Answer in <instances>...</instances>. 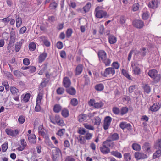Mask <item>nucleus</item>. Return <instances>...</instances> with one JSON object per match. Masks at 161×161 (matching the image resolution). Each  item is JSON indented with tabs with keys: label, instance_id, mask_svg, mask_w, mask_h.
I'll return each instance as SVG.
<instances>
[{
	"label": "nucleus",
	"instance_id": "obj_51",
	"mask_svg": "<svg viewBox=\"0 0 161 161\" xmlns=\"http://www.w3.org/2000/svg\"><path fill=\"white\" fill-rule=\"evenodd\" d=\"M18 120L20 124H23L25 121V117L22 115L20 116L18 118Z\"/></svg>",
	"mask_w": 161,
	"mask_h": 161
},
{
	"label": "nucleus",
	"instance_id": "obj_20",
	"mask_svg": "<svg viewBox=\"0 0 161 161\" xmlns=\"http://www.w3.org/2000/svg\"><path fill=\"white\" fill-rule=\"evenodd\" d=\"M158 4V0H152L149 3L148 6L151 8H157Z\"/></svg>",
	"mask_w": 161,
	"mask_h": 161
},
{
	"label": "nucleus",
	"instance_id": "obj_35",
	"mask_svg": "<svg viewBox=\"0 0 161 161\" xmlns=\"http://www.w3.org/2000/svg\"><path fill=\"white\" fill-rule=\"evenodd\" d=\"M29 48L31 51H34L36 48V44L34 42H31L29 45Z\"/></svg>",
	"mask_w": 161,
	"mask_h": 161
},
{
	"label": "nucleus",
	"instance_id": "obj_16",
	"mask_svg": "<svg viewBox=\"0 0 161 161\" xmlns=\"http://www.w3.org/2000/svg\"><path fill=\"white\" fill-rule=\"evenodd\" d=\"M63 83L64 86L66 88L69 87L71 84L70 80L68 77H64L63 79Z\"/></svg>",
	"mask_w": 161,
	"mask_h": 161
},
{
	"label": "nucleus",
	"instance_id": "obj_5",
	"mask_svg": "<svg viewBox=\"0 0 161 161\" xmlns=\"http://www.w3.org/2000/svg\"><path fill=\"white\" fill-rule=\"evenodd\" d=\"M5 132L8 135L12 137H15L19 134V130L17 129H16L14 130L8 128L6 129Z\"/></svg>",
	"mask_w": 161,
	"mask_h": 161
},
{
	"label": "nucleus",
	"instance_id": "obj_6",
	"mask_svg": "<svg viewBox=\"0 0 161 161\" xmlns=\"http://www.w3.org/2000/svg\"><path fill=\"white\" fill-rule=\"evenodd\" d=\"M16 36L14 33L13 31L10 32V36L9 43L7 47V49H9L14 45V43L15 42Z\"/></svg>",
	"mask_w": 161,
	"mask_h": 161
},
{
	"label": "nucleus",
	"instance_id": "obj_14",
	"mask_svg": "<svg viewBox=\"0 0 161 161\" xmlns=\"http://www.w3.org/2000/svg\"><path fill=\"white\" fill-rule=\"evenodd\" d=\"M135 156L137 159H145L147 157V156L146 154L139 152H136L135 153Z\"/></svg>",
	"mask_w": 161,
	"mask_h": 161
},
{
	"label": "nucleus",
	"instance_id": "obj_21",
	"mask_svg": "<svg viewBox=\"0 0 161 161\" xmlns=\"http://www.w3.org/2000/svg\"><path fill=\"white\" fill-rule=\"evenodd\" d=\"M151 147L150 144L148 142H146L144 143L142 147L146 152L149 153L151 152V150L150 149Z\"/></svg>",
	"mask_w": 161,
	"mask_h": 161
},
{
	"label": "nucleus",
	"instance_id": "obj_58",
	"mask_svg": "<svg viewBox=\"0 0 161 161\" xmlns=\"http://www.w3.org/2000/svg\"><path fill=\"white\" fill-rule=\"evenodd\" d=\"M4 74L6 76L8 77V79H13V76L10 72L6 71L4 72Z\"/></svg>",
	"mask_w": 161,
	"mask_h": 161
},
{
	"label": "nucleus",
	"instance_id": "obj_62",
	"mask_svg": "<svg viewBox=\"0 0 161 161\" xmlns=\"http://www.w3.org/2000/svg\"><path fill=\"white\" fill-rule=\"evenodd\" d=\"M85 78V85H88L90 82L89 78L87 75H85L84 76Z\"/></svg>",
	"mask_w": 161,
	"mask_h": 161
},
{
	"label": "nucleus",
	"instance_id": "obj_55",
	"mask_svg": "<svg viewBox=\"0 0 161 161\" xmlns=\"http://www.w3.org/2000/svg\"><path fill=\"white\" fill-rule=\"evenodd\" d=\"M114 69H118L120 67V64L117 62H114L112 65Z\"/></svg>",
	"mask_w": 161,
	"mask_h": 161
},
{
	"label": "nucleus",
	"instance_id": "obj_63",
	"mask_svg": "<svg viewBox=\"0 0 161 161\" xmlns=\"http://www.w3.org/2000/svg\"><path fill=\"white\" fill-rule=\"evenodd\" d=\"M65 131V130L64 129H62L58 131L57 133V134L60 136H62L64 135Z\"/></svg>",
	"mask_w": 161,
	"mask_h": 161
},
{
	"label": "nucleus",
	"instance_id": "obj_48",
	"mask_svg": "<svg viewBox=\"0 0 161 161\" xmlns=\"http://www.w3.org/2000/svg\"><path fill=\"white\" fill-rule=\"evenodd\" d=\"M93 136V134L87 132L86 133V135L84 136V137L85 139L87 140H90Z\"/></svg>",
	"mask_w": 161,
	"mask_h": 161
},
{
	"label": "nucleus",
	"instance_id": "obj_64",
	"mask_svg": "<svg viewBox=\"0 0 161 161\" xmlns=\"http://www.w3.org/2000/svg\"><path fill=\"white\" fill-rule=\"evenodd\" d=\"M30 96V94L29 93H27L25 95L24 97V100L25 102H27L29 100Z\"/></svg>",
	"mask_w": 161,
	"mask_h": 161
},
{
	"label": "nucleus",
	"instance_id": "obj_23",
	"mask_svg": "<svg viewBox=\"0 0 161 161\" xmlns=\"http://www.w3.org/2000/svg\"><path fill=\"white\" fill-rule=\"evenodd\" d=\"M87 118V115L85 114H81L79 115L78 117V120L82 122L86 120Z\"/></svg>",
	"mask_w": 161,
	"mask_h": 161
},
{
	"label": "nucleus",
	"instance_id": "obj_28",
	"mask_svg": "<svg viewBox=\"0 0 161 161\" xmlns=\"http://www.w3.org/2000/svg\"><path fill=\"white\" fill-rule=\"evenodd\" d=\"M67 92L70 95H73L75 94L76 91L73 87L67 88L66 90Z\"/></svg>",
	"mask_w": 161,
	"mask_h": 161
},
{
	"label": "nucleus",
	"instance_id": "obj_39",
	"mask_svg": "<svg viewBox=\"0 0 161 161\" xmlns=\"http://www.w3.org/2000/svg\"><path fill=\"white\" fill-rule=\"evenodd\" d=\"M61 109V106L59 104H56L53 108L54 111L56 113H58Z\"/></svg>",
	"mask_w": 161,
	"mask_h": 161
},
{
	"label": "nucleus",
	"instance_id": "obj_61",
	"mask_svg": "<svg viewBox=\"0 0 161 161\" xmlns=\"http://www.w3.org/2000/svg\"><path fill=\"white\" fill-rule=\"evenodd\" d=\"M65 161H76L75 159L71 156H67L65 159Z\"/></svg>",
	"mask_w": 161,
	"mask_h": 161
},
{
	"label": "nucleus",
	"instance_id": "obj_46",
	"mask_svg": "<svg viewBox=\"0 0 161 161\" xmlns=\"http://www.w3.org/2000/svg\"><path fill=\"white\" fill-rule=\"evenodd\" d=\"M78 133L81 135H84L86 133V131L83 128L80 127L78 128Z\"/></svg>",
	"mask_w": 161,
	"mask_h": 161
},
{
	"label": "nucleus",
	"instance_id": "obj_57",
	"mask_svg": "<svg viewBox=\"0 0 161 161\" xmlns=\"http://www.w3.org/2000/svg\"><path fill=\"white\" fill-rule=\"evenodd\" d=\"M139 5L138 3H135L132 7L133 10L134 11H136L139 9Z\"/></svg>",
	"mask_w": 161,
	"mask_h": 161
},
{
	"label": "nucleus",
	"instance_id": "obj_11",
	"mask_svg": "<svg viewBox=\"0 0 161 161\" xmlns=\"http://www.w3.org/2000/svg\"><path fill=\"white\" fill-rule=\"evenodd\" d=\"M103 144L105 145L107 147L112 148L114 147L115 144L114 142H113L111 140L108 139L103 143Z\"/></svg>",
	"mask_w": 161,
	"mask_h": 161
},
{
	"label": "nucleus",
	"instance_id": "obj_59",
	"mask_svg": "<svg viewBox=\"0 0 161 161\" xmlns=\"http://www.w3.org/2000/svg\"><path fill=\"white\" fill-rule=\"evenodd\" d=\"M57 3L55 2H54L50 4L49 7L51 9H54L57 8Z\"/></svg>",
	"mask_w": 161,
	"mask_h": 161
},
{
	"label": "nucleus",
	"instance_id": "obj_42",
	"mask_svg": "<svg viewBox=\"0 0 161 161\" xmlns=\"http://www.w3.org/2000/svg\"><path fill=\"white\" fill-rule=\"evenodd\" d=\"M72 32V30L71 29H68L66 32V37L68 38H69L71 36Z\"/></svg>",
	"mask_w": 161,
	"mask_h": 161
},
{
	"label": "nucleus",
	"instance_id": "obj_34",
	"mask_svg": "<svg viewBox=\"0 0 161 161\" xmlns=\"http://www.w3.org/2000/svg\"><path fill=\"white\" fill-rule=\"evenodd\" d=\"M16 22L17 27L19 28L21 25L22 23L21 18L19 16L16 17Z\"/></svg>",
	"mask_w": 161,
	"mask_h": 161
},
{
	"label": "nucleus",
	"instance_id": "obj_53",
	"mask_svg": "<svg viewBox=\"0 0 161 161\" xmlns=\"http://www.w3.org/2000/svg\"><path fill=\"white\" fill-rule=\"evenodd\" d=\"M125 160L128 161V160H130L131 159V156L130 154L129 153H125L124 155Z\"/></svg>",
	"mask_w": 161,
	"mask_h": 161
},
{
	"label": "nucleus",
	"instance_id": "obj_37",
	"mask_svg": "<svg viewBox=\"0 0 161 161\" xmlns=\"http://www.w3.org/2000/svg\"><path fill=\"white\" fill-rule=\"evenodd\" d=\"M128 111V108L126 107H122L120 110V113L121 115H123L127 113Z\"/></svg>",
	"mask_w": 161,
	"mask_h": 161
},
{
	"label": "nucleus",
	"instance_id": "obj_22",
	"mask_svg": "<svg viewBox=\"0 0 161 161\" xmlns=\"http://www.w3.org/2000/svg\"><path fill=\"white\" fill-rule=\"evenodd\" d=\"M47 53L45 52L40 55L39 56L38 61L39 63L43 62L47 56Z\"/></svg>",
	"mask_w": 161,
	"mask_h": 161
},
{
	"label": "nucleus",
	"instance_id": "obj_40",
	"mask_svg": "<svg viewBox=\"0 0 161 161\" xmlns=\"http://www.w3.org/2000/svg\"><path fill=\"white\" fill-rule=\"evenodd\" d=\"M123 75L126 77L129 80H132L130 75L129 74L128 72L125 70L123 69L122 71Z\"/></svg>",
	"mask_w": 161,
	"mask_h": 161
},
{
	"label": "nucleus",
	"instance_id": "obj_4",
	"mask_svg": "<svg viewBox=\"0 0 161 161\" xmlns=\"http://www.w3.org/2000/svg\"><path fill=\"white\" fill-rule=\"evenodd\" d=\"M10 91L12 94L14 96L13 97L14 99L16 101H18L19 99V95L17 93L19 92L18 90L14 86H11Z\"/></svg>",
	"mask_w": 161,
	"mask_h": 161
},
{
	"label": "nucleus",
	"instance_id": "obj_52",
	"mask_svg": "<svg viewBox=\"0 0 161 161\" xmlns=\"http://www.w3.org/2000/svg\"><path fill=\"white\" fill-rule=\"evenodd\" d=\"M112 111L116 115L118 114L120 112V110L117 107L113 108Z\"/></svg>",
	"mask_w": 161,
	"mask_h": 161
},
{
	"label": "nucleus",
	"instance_id": "obj_1",
	"mask_svg": "<svg viewBox=\"0 0 161 161\" xmlns=\"http://www.w3.org/2000/svg\"><path fill=\"white\" fill-rule=\"evenodd\" d=\"M49 145L51 146L52 148H54L52 150V159L53 161H56L59 157L60 155L61 154V151L59 148L54 147L52 143H50Z\"/></svg>",
	"mask_w": 161,
	"mask_h": 161
},
{
	"label": "nucleus",
	"instance_id": "obj_56",
	"mask_svg": "<svg viewBox=\"0 0 161 161\" xmlns=\"http://www.w3.org/2000/svg\"><path fill=\"white\" fill-rule=\"evenodd\" d=\"M44 45L47 47H49L50 46V43L49 41L47 40L45 38L42 39Z\"/></svg>",
	"mask_w": 161,
	"mask_h": 161
},
{
	"label": "nucleus",
	"instance_id": "obj_30",
	"mask_svg": "<svg viewBox=\"0 0 161 161\" xmlns=\"http://www.w3.org/2000/svg\"><path fill=\"white\" fill-rule=\"evenodd\" d=\"M143 88L144 89L145 92L148 94L151 90V89L149 86L148 84H145L143 86Z\"/></svg>",
	"mask_w": 161,
	"mask_h": 161
},
{
	"label": "nucleus",
	"instance_id": "obj_9",
	"mask_svg": "<svg viewBox=\"0 0 161 161\" xmlns=\"http://www.w3.org/2000/svg\"><path fill=\"white\" fill-rule=\"evenodd\" d=\"M131 66L135 74L138 75L140 73V69L137 64L132 63Z\"/></svg>",
	"mask_w": 161,
	"mask_h": 161
},
{
	"label": "nucleus",
	"instance_id": "obj_50",
	"mask_svg": "<svg viewBox=\"0 0 161 161\" xmlns=\"http://www.w3.org/2000/svg\"><path fill=\"white\" fill-rule=\"evenodd\" d=\"M70 103L73 106H75L78 104V100L76 98H73L71 100Z\"/></svg>",
	"mask_w": 161,
	"mask_h": 161
},
{
	"label": "nucleus",
	"instance_id": "obj_49",
	"mask_svg": "<svg viewBox=\"0 0 161 161\" xmlns=\"http://www.w3.org/2000/svg\"><path fill=\"white\" fill-rule=\"evenodd\" d=\"M103 104L102 102H97L94 104V107L97 108H99L103 107Z\"/></svg>",
	"mask_w": 161,
	"mask_h": 161
},
{
	"label": "nucleus",
	"instance_id": "obj_38",
	"mask_svg": "<svg viewBox=\"0 0 161 161\" xmlns=\"http://www.w3.org/2000/svg\"><path fill=\"white\" fill-rule=\"evenodd\" d=\"M132 148L136 151H139L141 149L140 145L137 143H134L132 145Z\"/></svg>",
	"mask_w": 161,
	"mask_h": 161
},
{
	"label": "nucleus",
	"instance_id": "obj_41",
	"mask_svg": "<svg viewBox=\"0 0 161 161\" xmlns=\"http://www.w3.org/2000/svg\"><path fill=\"white\" fill-rule=\"evenodd\" d=\"M14 76L17 78H20L22 76L23 74L18 70H14L13 72Z\"/></svg>",
	"mask_w": 161,
	"mask_h": 161
},
{
	"label": "nucleus",
	"instance_id": "obj_15",
	"mask_svg": "<svg viewBox=\"0 0 161 161\" xmlns=\"http://www.w3.org/2000/svg\"><path fill=\"white\" fill-rule=\"evenodd\" d=\"M100 149L101 152L103 154H107L110 152L109 148L103 144L102 146L100 147Z\"/></svg>",
	"mask_w": 161,
	"mask_h": 161
},
{
	"label": "nucleus",
	"instance_id": "obj_17",
	"mask_svg": "<svg viewBox=\"0 0 161 161\" xmlns=\"http://www.w3.org/2000/svg\"><path fill=\"white\" fill-rule=\"evenodd\" d=\"M158 72L155 69H152L149 70L148 72V75L151 78L155 79L157 75Z\"/></svg>",
	"mask_w": 161,
	"mask_h": 161
},
{
	"label": "nucleus",
	"instance_id": "obj_3",
	"mask_svg": "<svg viewBox=\"0 0 161 161\" xmlns=\"http://www.w3.org/2000/svg\"><path fill=\"white\" fill-rule=\"evenodd\" d=\"M112 120V118L109 116H106L104 119L103 127L104 130L108 129Z\"/></svg>",
	"mask_w": 161,
	"mask_h": 161
},
{
	"label": "nucleus",
	"instance_id": "obj_47",
	"mask_svg": "<svg viewBox=\"0 0 161 161\" xmlns=\"http://www.w3.org/2000/svg\"><path fill=\"white\" fill-rule=\"evenodd\" d=\"M91 3H87L86 6L83 7V9L85 12H86L89 11L91 7Z\"/></svg>",
	"mask_w": 161,
	"mask_h": 161
},
{
	"label": "nucleus",
	"instance_id": "obj_18",
	"mask_svg": "<svg viewBox=\"0 0 161 161\" xmlns=\"http://www.w3.org/2000/svg\"><path fill=\"white\" fill-rule=\"evenodd\" d=\"M83 66L81 64H80L77 66L75 72L76 75H79L81 73L83 70Z\"/></svg>",
	"mask_w": 161,
	"mask_h": 161
},
{
	"label": "nucleus",
	"instance_id": "obj_7",
	"mask_svg": "<svg viewBox=\"0 0 161 161\" xmlns=\"http://www.w3.org/2000/svg\"><path fill=\"white\" fill-rule=\"evenodd\" d=\"M115 73V71L113 67H108L106 68L102 74V75L104 77H106L107 75H112Z\"/></svg>",
	"mask_w": 161,
	"mask_h": 161
},
{
	"label": "nucleus",
	"instance_id": "obj_8",
	"mask_svg": "<svg viewBox=\"0 0 161 161\" xmlns=\"http://www.w3.org/2000/svg\"><path fill=\"white\" fill-rule=\"evenodd\" d=\"M149 50L147 48L143 47L140 49L139 51H136L135 54L136 55L140 53L141 57H144L147 55L149 53Z\"/></svg>",
	"mask_w": 161,
	"mask_h": 161
},
{
	"label": "nucleus",
	"instance_id": "obj_54",
	"mask_svg": "<svg viewBox=\"0 0 161 161\" xmlns=\"http://www.w3.org/2000/svg\"><path fill=\"white\" fill-rule=\"evenodd\" d=\"M57 93L58 95L62 94L64 92V89L63 88L59 87L56 90Z\"/></svg>",
	"mask_w": 161,
	"mask_h": 161
},
{
	"label": "nucleus",
	"instance_id": "obj_24",
	"mask_svg": "<svg viewBox=\"0 0 161 161\" xmlns=\"http://www.w3.org/2000/svg\"><path fill=\"white\" fill-rule=\"evenodd\" d=\"M24 40L22 39L19 42L16 43L15 45V51L16 52H18Z\"/></svg>",
	"mask_w": 161,
	"mask_h": 161
},
{
	"label": "nucleus",
	"instance_id": "obj_25",
	"mask_svg": "<svg viewBox=\"0 0 161 161\" xmlns=\"http://www.w3.org/2000/svg\"><path fill=\"white\" fill-rule=\"evenodd\" d=\"M76 138L78 140V142L81 144H84L85 143L86 140L84 137L80 135Z\"/></svg>",
	"mask_w": 161,
	"mask_h": 161
},
{
	"label": "nucleus",
	"instance_id": "obj_32",
	"mask_svg": "<svg viewBox=\"0 0 161 161\" xmlns=\"http://www.w3.org/2000/svg\"><path fill=\"white\" fill-rule=\"evenodd\" d=\"M161 156V150H157L154 153L153 155V159H155Z\"/></svg>",
	"mask_w": 161,
	"mask_h": 161
},
{
	"label": "nucleus",
	"instance_id": "obj_43",
	"mask_svg": "<svg viewBox=\"0 0 161 161\" xmlns=\"http://www.w3.org/2000/svg\"><path fill=\"white\" fill-rule=\"evenodd\" d=\"M85 127L89 130H93L94 129L93 126L87 123H85L83 124Z\"/></svg>",
	"mask_w": 161,
	"mask_h": 161
},
{
	"label": "nucleus",
	"instance_id": "obj_29",
	"mask_svg": "<svg viewBox=\"0 0 161 161\" xmlns=\"http://www.w3.org/2000/svg\"><path fill=\"white\" fill-rule=\"evenodd\" d=\"M104 88L103 85L102 83L97 84L95 86V90L97 91H102Z\"/></svg>",
	"mask_w": 161,
	"mask_h": 161
},
{
	"label": "nucleus",
	"instance_id": "obj_44",
	"mask_svg": "<svg viewBox=\"0 0 161 161\" xmlns=\"http://www.w3.org/2000/svg\"><path fill=\"white\" fill-rule=\"evenodd\" d=\"M48 82V81H47L45 79L42 81L40 85L39 88H42L45 87Z\"/></svg>",
	"mask_w": 161,
	"mask_h": 161
},
{
	"label": "nucleus",
	"instance_id": "obj_13",
	"mask_svg": "<svg viewBox=\"0 0 161 161\" xmlns=\"http://www.w3.org/2000/svg\"><path fill=\"white\" fill-rule=\"evenodd\" d=\"M98 55L100 61L107 57L106 53L103 50H100L98 51Z\"/></svg>",
	"mask_w": 161,
	"mask_h": 161
},
{
	"label": "nucleus",
	"instance_id": "obj_27",
	"mask_svg": "<svg viewBox=\"0 0 161 161\" xmlns=\"http://www.w3.org/2000/svg\"><path fill=\"white\" fill-rule=\"evenodd\" d=\"M108 41L110 44H114L116 42L117 38L114 36H109Z\"/></svg>",
	"mask_w": 161,
	"mask_h": 161
},
{
	"label": "nucleus",
	"instance_id": "obj_45",
	"mask_svg": "<svg viewBox=\"0 0 161 161\" xmlns=\"http://www.w3.org/2000/svg\"><path fill=\"white\" fill-rule=\"evenodd\" d=\"M95 122L94 125H99L101 122V119L98 116H96L94 118Z\"/></svg>",
	"mask_w": 161,
	"mask_h": 161
},
{
	"label": "nucleus",
	"instance_id": "obj_36",
	"mask_svg": "<svg viewBox=\"0 0 161 161\" xmlns=\"http://www.w3.org/2000/svg\"><path fill=\"white\" fill-rule=\"evenodd\" d=\"M62 115L65 118L68 117L69 115V111L67 109H63L61 112Z\"/></svg>",
	"mask_w": 161,
	"mask_h": 161
},
{
	"label": "nucleus",
	"instance_id": "obj_19",
	"mask_svg": "<svg viewBox=\"0 0 161 161\" xmlns=\"http://www.w3.org/2000/svg\"><path fill=\"white\" fill-rule=\"evenodd\" d=\"M108 139L112 141L117 140L119 139V136L118 134L115 133L111 134L108 137Z\"/></svg>",
	"mask_w": 161,
	"mask_h": 161
},
{
	"label": "nucleus",
	"instance_id": "obj_26",
	"mask_svg": "<svg viewBox=\"0 0 161 161\" xmlns=\"http://www.w3.org/2000/svg\"><path fill=\"white\" fill-rule=\"evenodd\" d=\"M28 140L31 143H35L36 142V137L34 134H32L29 136Z\"/></svg>",
	"mask_w": 161,
	"mask_h": 161
},
{
	"label": "nucleus",
	"instance_id": "obj_33",
	"mask_svg": "<svg viewBox=\"0 0 161 161\" xmlns=\"http://www.w3.org/2000/svg\"><path fill=\"white\" fill-rule=\"evenodd\" d=\"M101 61L103 62L106 66H109L111 63V60L109 58H107V57L102 60Z\"/></svg>",
	"mask_w": 161,
	"mask_h": 161
},
{
	"label": "nucleus",
	"instance_id": "obj_2",
	"mask_svg": "<svg viewBox=\"0 0 161 161\" xmlns=\"http://www.w3.org/2000/svg\"><path fill=\"white\" fill-rule=\"evenodd\" d=\"M100 7L98 6L96 7L95 10V16L99 18H106L109 17V15L107 14L106 11L101 10Z\"/></svg>",
	"mask_w": 161,
	"mask_h": 161
},
{
	"label": "nucleus",
	"instance_id": "obj_31",
	"mask_svg": "<svg viewBox=\"0 0 161 161\" xmlns=\"http://www.w3.org/2000/svg\"><path fill=\"white\" fill-rule=\"evenodd\" d=\"M111 155L119 158H121L122 157L121 153L117 151H113L111 152Z\"/></svg>",
	"mask_w": 161,
	"mask_h": 161
},
{
	"label": "nucleus",
	"instance_id": "obj_12",
	"mask_svg": "<svg viewBox=\"0 0 161 161\" xmlns=\"http://www.w3.org/2000/svg\"><path fill=\"white\" fill-rule=\"evenodd\" d=\"M161 104L159 103H154L150 108V110L152 112H156L161 107Z\"/></svg>",
	"mask_w": 161,
	"mask_h": 161
},
{
	"label": "nucleus",
	"instance_id": "obj_10",
	"mask_svg": "<svg viewBox=\"0 0 161 161\" xmlns=\"http://www.w3.org/2000/svg\"><path fill=\"white\" fill-rule=\"evenodd\" d=\"M134 25L138 28H142L144 26L143 22L141 20H137L133 22Z\"/></svg>",
	"mask_w": 161,
	"mask_h": 161
},
{
	"label": "nucleus",
	"instance_id": "obj_60",
	"mask_svg": "<svg viewBox=\"0 0 161 161\" xmlns=\"http://www.w3.org/2000/svg\"><path fill=\"white\" fill-rule=\"evenodd\" d=\"M126 21V19L125 17L124 16H121L120 18V22L121 24H123L125 23Z\"/></svg>",
	"mask_w": 161,
	"mask_h": 161
}]
</instances>
